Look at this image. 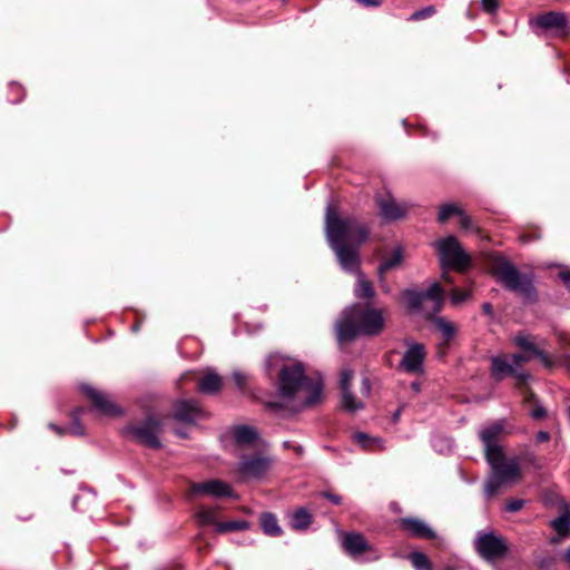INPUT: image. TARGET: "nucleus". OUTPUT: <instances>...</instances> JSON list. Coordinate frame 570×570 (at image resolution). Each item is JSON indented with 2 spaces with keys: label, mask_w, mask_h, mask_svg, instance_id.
Instances as JSON below:
<instances>
[{
  "label": "nucleus",
  "mask_w": 570,
  "mask_h": 570,
  "mask_svg": "<svg viewBox=\"0 0 570 570\" xmlns=\"http://www.w3.org/2000/svg\"><path fill=\"white\" fill-rule=\"evenodd\" d=\"M175 419L190 423L202 416V409L195 401H179L175 405Z\"/></svg>",
  "instance_id": "obj_22"
},
{
  "label": "nucleus",
  "mask_w": 570,
  "mask_h": 570,
  "mask_svg": "<svg viewBox=\"0 0 570 570\" xmlns=\"http://www.w3.org/2000/svg\"><path fill=\"white\" fill-rule=\"evenodd\" d=\"M409 559L416 570H432L429 558L422 552H412L410 553Z\"/></svg>",
  "instance_id": "obj_35"
},
{
  "label": "nucleus",
  "mask_w": 570,
  "mask_h": 570,
  "mask_svg": "<svg viewBox=\"0 0 570 570\" xmlns=\"http://www.w3.org/2000/svg\"><path fill=\"white\" fill-rule=\"evenodd\" d=\"M401 296L411 313L425 317L439 313L444 303V291L438 282H433L426 291L405 289Z\"/></svg>",
  "instance_id": "obj_5"
},
{
  "label": "nucleus",
  "mask_w": 570,
  "mask_h": 570,
  "mask_svg": "<svg viewBox=\"0 0 570 570\" xmlns=\"http://www.w3.org/2000/svg\"><path fill=\"white\" fill-rule=\"evenodd\" d=\"M433 324L442 333L446 342L450 341L456 333L454 324L443 317H435L433 320Z\"/></svg>",
  "instance_id": "obj_33"
},
{
  "label": "nucleus",
  "mask_w": 570,
  "mask_h": 570,
  "mask_svg": "<svg viewBox=\"0 0 570 570\" xmlns=\"http://www.w3.org/2000/svg\"><path fill=\"white\" fill-rule=\"evenodd\" d=\"M403 261H404L403 252H394L391 258L383 261L381 263V265L379 266L380 278L383 279L384 274L386 272L399 267Z\"/></svg>",
  "instance_id": "obj_31"
},
{
  "label": "nucleus",
  "mask_w": 570,
  "mask_h": 570,
  "mask_svg": "<svg viewBox=\"0 0 570 570\" xmlns=\"http://www.w3.org/2000/svg\"><path fill=\"white\" fill-rule=\"evenodd\" d=\"M268 406L272 407V409H278V407L282 406V404H278L276 402H271V403H268Z\"/></svg>",
  "instance_id": "obj_52"
},
{
  "label": "nucleus",
  "mask_w": 570,
  "mask_h": 570,
  "mask_svg": "<svg viewBox=\"0 0 570 570\" xmlns=\"http://www.w3.org/2000/svg\"><path fill=\"white\" fill-rule=\"evenodd\" d=\"M356 1L366 7H379L381 4L380 0H356Z\"/></svg>",
  "instance_id": "obj_46"
},
{
  "label": "nucleus",
  "mask_w": 570,
  "mask_h": 570,
  "mask_svg": "<svg viewBox=\"0 0 570 570\" xmlns=\"http://www.w3.org/2000/svg\"><path fill=\"white\" fill-rule=\"evenodd\" d=\"M471 293L466 289L453 288L450 293L452 304L458 305L470 297Z\"/></svg>",
  "instance_id": "obj_37"
},
{
  "label": "nucleus",
  "mask_w": 570,
  "mask_h": 570,
  "mask_svg": "<svg viewBox=\"0 0 570 570\" xmlns=\"http://www.w3.org/2000/svg\"><path fill=\"white\" fill-rule=\"evenodd\" d=\"M474 548L488 561L501 559L508 552L504 539L495 535L493 532H479L474 541Z\"/></svg>",
  "instance_id": "obj_8"
},
{
  "label": "nucleus",
  "mask_w": 570,
  "mask_h": 570,
  "mask_svg": "<svg viewBox=\"0 0 570 570\" xmlns=\"http://www.w3.org/2000/svg\"><path fill=\"white\" fill-rule=\"evenodd\" d=\"M566 364H567L568 366H570V356H568V357H567V360H566Z\"/></svg>",
  "instance_id": "obj_55"
},
{
  "label": "nucleus",
  "mask_w": 570,
  "mask_h": 570,
  "mask_svg": "<svg viewBox=\"0 0 570 570\" xmlns=\"http://www.w3.org/2000/svg\"><path fill=\"white\" fill-rule=\"evenodd\" d=\"M361 391H362L363 395H365V396L370 395L371 384H370L368 379H366V377L363 379Z\"/></svg>",
  "instance_id": "obj_44"
},
{
  "label": "nucleus",
  "mask_w": 570,
  "mask_h": 570,
  "mask_svg": "<svg viewBox=\"0 0 570 570\" xmlns=\"http://www.w3.org/2000/svg\"><path fill=\"white\" fill-rule=\"evenodd\" d=\"M312 523V514L305 508L296 509L291 518V528L296 531L306 530Z\"/></svg>",
  "instance_id": "obj_28"
},
{
  "label": "nucleus",
  "mask_w": 570,
  "mask_h": 570,
  "mask_svg": "<svg viewBox=\"0 0 570 570\" xmlns=\"http://www.w3.org/2000/svg\"><path fill=\"white\" fill-rule=\"evenodd\" d=\"M337 259L345 271L354 272L358 267V252H336Z\"/></svg>",
  "instance_id": "obj_30"
},
{
  "label": "nucleus",
  "mask_w": 570,
  "mask_h": 570,
  "mask_svg": "<svg viewBox=\"0 0 570 570\" xmlns=\"http://www.w3.org/2000/svg\"><path fill=\"white\" fill-rule=\"evenodd\" d=\"M444 570H452V569H451V568H446V569H444Z\"/></svg>",
  "instance_id": "obj_57"
},
{
  "label": "nucleus",
  "mask_w": 570,
  "mask_h": 570,
  "mask_svg": "<svg viewBox=\"0 0 570 570\" xmlns=\"http://www.w3.org/2000/svg\"><path fill=\"white\" fill-rule=\"evenodd\" d=\"M49 428H50L51 430H53L55 432H57L58 434H62V430H61L60 428H58L57 425H55V424L50 423V424H49Z\"/></svg>",
  "instance_id": "obj_51"
},
{
  "label": "nucleus",
  "mask_w": 570,
  "mask_h": 570,
  "mask_svg": "<svg viewBox=\"0 0 570 570\" xmlns=\"http://www.w3.org/2000/svg\"><path fill=\"white\" fill-rule=\"evenodd\" d=\"M86 395L92 401L94 405L100 413L106 415H119L121 411L110 402V400L102 392L91 386L83 387Z\"/></svg>",
  "instance_id": "obj_20"
},
{
  "label": "nucleus",
  "mask_w": 570,
  "mask_h": 570,
  "mask_svg": "<svg viewBox=\"0 0 570 570\" xmlns=\"http://www.w3.org/2000/svg\"><path fill=\"white\" fill-rule=\"evenodd\" d=\"M513 426L505 419L495 420L484 425L479 438L483 443L487 461L505 459L500 440L511 434Z\"/></svg>",
  "instance_id": "obj_7"
},
{
  "label": "nucleus",
  "mask_w": 570,
  "mask_h": 570,
  "mask_svg": "<svg viewBox=\"0 0 570 570\" xmlns=\"http://www.w3.org/2000/svg\"><path fill=\"white\" fill-rule=\"evenodd\" d=\"M273 460L262 453L244 455L237 464V473L242 479H261L272 468Z\"/></svg>",
  "instance_id": "obj_9"
},
{
  "label": "nucleus",
  "mask_w": 570,
  "mask_h": 570,
  "mask_svg": "<svg viewBox=\"0 0 570 570\" xmlns=\"http://www.w3.org/2000/svg\"><path fill=\"white\" fill-rule=\"evenodd\" d=\"M218 508L202 505L198 508L195 517L199 525H215L216 531L219 533H226L230 531H239L248 528L246 521H218Z\"/></svg>",
  "instance_id": "obj_10"
},
{
  "label": "nucleus",
  "mask_w": 570,
  "mask_h": 570,
  "mask_svg": "<svg viewBox=\"0 0 570 570\" xmlns=\"http://www.w3.org/2000/svg\"><path fill=\"white\" fill-rule=\"evenodd\" d=\"M325 497L334 504H340L342 502L341 497L337 494L326 493Z\"/></svg>",
  "instance_id": "obj_48"
},
{
  "label": "nucleus",
  "mask_w": 570,
  "mask_h": 570,
  "mask_svg": "<svg viewBox=\"0 0 570 570\" xmlns=\"http://www.w3.org/2000/svg\"><path fill=\"white\" fill-rule=\"evenodd\" d=\"M401 530L413 538L432 539L435 532L422 520L416 518H402L399 521Z\"/></svg>",
  "instance_id": "obj_18"
},
{
  "label": "nucleus",
  "mask_w": 570,
  "mask_h": 570,
  "mask_svg": "<svg viewBox=\"0 0 570 570\" xmlns=\"http://www.w3.org/2000/svg\"><path fill=\"white\" fill-rule=\"evenodd\" d=\"M531 416L535 420L538 419H542L546 416V410L542 407V406H535L532 411H531Z\"/></svg>",
  "instance_id": "obj_42"
},
{
  "label": "nucleus",
  "mask_w": 570,
  "mask_h": 570,
  "mask_svg": "<svg viewBox=\"0 0 570 570\" xmlns=\"http://www.w3.org/2000/svg\"><path fill=\"white\" fill-rule=\"evenodd\" d=\"M425 356L426 351L423 344L411 343L407 345V350L402 357L400 366L406 373L421 374L423 373V362Z\"/></svg>",
  "instance_id": "obj_15"
},
{
  "label": "nucleus",
  "mask_w": 570,
  "mask_h": 570,
  "mask_svg": "<svg viewBox=\"0 0 570 570\" xmlns=\"http://www.w3.org/2000/svg\"><path fill=\"white\" fill-rule=\"evenodd\" d=\"M471 263V257L466 252H440V264L442 267V278L451 282L448 277L450 271L464 272Z\"/></svg>",
  "instance_id": "obj_14"
},
{
  "label": "nucleus",
  "mask_w": 570,
  "mask_h": 570,
  "mask_svg": "<svg viewBox=\"0 0 570 570\" xmlns=\"http://www.w3.org/2000/svg\"><path fill=\"white\" fill-rule=\"evenodd\" d=\"M434 249H462L456 237L449 235L446 237L440 238L434 244Z\"/></svg>",
  "instance_id": "obj_36"
},
{
  "label": "nucleus",
  "mask_w": 570,
  "mask_h": 570,
  "mask_svg": "<svg viewBox=\"0 0 570 570\" xmlns=\"http://www.w3.org/2000/svg\"><path fill=\"white\" fill-rule=\"evenodd\" d=\"M413 389L419 390V385L417 384H413Z\"/></svg>",
  "instance_id": "obj_56"
},
{
  "label": "nucleus",
  "mask_w": 570,
  "mask_h": 570,
  "mask_svg": "<svg viewBox=\"0 0 570 570\" xmlns=\"http://www.w3.org/2000/svg\"><path fill=\"white\" fill-rule=\"evenodd\" d=\"M524 505V501L521 499H512L507 502L505 510L509 512H517L521 510Z\"/></svg>",
  "instance_id": "obj_40"
},
{
  "label": "nucleus",
  "mask_w": 570,
  "mask_h": 570,
  "mask_svg": "<svg viewBox=\"0 0 570 570\" xmlns=\"http://www.w3.org/2000/svg\"><path fill=\"white\" fill-rule=\"evenodd\" d=\"M491 466L492 474L484 485L485 494L491 498L498 493L504 484L521 479V469L518 458L487 461Z\"/></svg>",
  "instance_id": "obj_6"
},
{
  "label": "nucleus",
  "mask_w": 570,
  "mask_h": 570,
  "mask_svg": "<svg viewBox=\"0 0 570 570\" xmlns=\"http://www.w3.org/2000/svg\"><path fill=\"white\" fill-rule=\"evenodd\" d=\"M342 547L344 550L354 559H358L365 553H370V560H377L380 558L379 553L371 546L365 537L360 532H346L342 535Z\"/></svg>",
  "instance_id": "obj_12"
},
{
  "label": "nucleus",
  "mask_w": 570,
  "mask_h": 570,
  "mask_svg": "<svg viewBox=\"0 0 570 570\" xmlns=\"http://www.w3.org/2000/svg\"><path fill=\"white\" fill-rule=\"evenodd\" d=\"M451 217H458V224L465 230H469L472 227L470 217L458 205H442L439 210V220L444 223Z\"/></svg>",
  "instance_id": "obj_21"
},
{
  "label": "nucleus",
  "mask_w": 570,
  "mask_h": 570,
  "mask_svg": "<svg viewBox=\"0 0 570 570\" xmlns=\"http://www.w3.org/2000/svg\"><path fill=\"white\" fill-rule=\"evenodd\" d=\"M535 440L539 443L547 442V441L550 440V434L548 432H546V431H540V432L537 433Z\"/></svg>",
  "instance_id": "obj_45"
},
{
  "label": "nucleus",
  "mask_w": 570,
  "mask_h": 570,
  "mask_svg": "<svg viewBox=\"0 0 570 570\" xmlns=\"http://www.w3.org/2000/svg\"><path fill=\"white\" fill-rule=\"evenodd\" d=\"M80 412H81V410H77V411L75 412V419H76V420H77L78 414H80Z\"/></svg>",
  "instance_id": "obj_54"
},
{
  "label": "nucleus",
  "mask_w": 570,
  "mask_h": 570,
  "mask_svg": "<svg viewBox=\"0 0 570 570\" xmlns=\"http://www.w3.org/2000/svg\"><path fill=\"white\" fill-rule=\"evenodd\" d=\"M513 342L520 350H522V353L511 355V358L515 365H521L522 363L529 362L537 357L540 358L546 366L551 365L549 357L540 351L533 337L525 334H519L514 336Z\"/></svg>",
  "instance_id": "obj_11"
},
{
  "label": "nucleus",
  "mask_w": 570,
  "mask_h": 570,
  "mask_svg": "<svg viewBox=\"0 0 570 570\" xmlns=\"http://www.w3.org/2000/svg\"><path fill=\"white\" fill-rule=\"evenodd\" d=\"M435 13V9L434 7H426V8H423L421 10H416L414 11L412 14H411V20H414V21H419V20H423V19H426V18H430L431 16H433Z\"/></svg>",
  "instance_id": "obj_38"
},
{
  "label": "nucleus",
  "mask_w": 570,
  "mask_h": 570,
  "mask_svg": "<svg viewBox=\"0 0 570 570\" xmlns=\"http://www.w3.org/2000/svg\"><path fill=\"white\" fill-rule=\"evenodd\" d=\"M380 216L385 220H396L404 217L407 208L403 204L396 203L394 199H384L379 203Z\"/></svg>",
  "instance_id": "obj_24"
},
{
  "label": "nucleus",
  "mask_w": 570,
  "mask_h": 570,
  "mask_svg": "<svg viewBox=\"0 0 570 570\" xmlns=\"http://www.w3.org/2000/svg\"><path fill=\"white\" fill-rule=\"evenodd\" d=\"M384 325L383 311L370 305L354 304L340 314L334 328L338 344L343 345L357 336L379 335Z\"/></svg>",
  "instance_id": "obj_1"
},
{
  "label": "nucleus",
  "mask_w": 570,
  "mask_h": 570,
  "mask_svg": "<svg viewBox=\"0 0 570 570\" xmlns=\"http://www.w3.org/2000/svg\"><path fill=\"white\" fill-rule=\"evenodd\" d=\"M353 372L351 370H343L340 375V386L342 390V405L350 412H355L363 409V402L355 400L350 391Z\"/></svg>",
  "instance_id": "obj_19"
},
{
  "label": "nucleus",
  "mask_w": 570,
  "mask_h": 570,
  "mask_svg": "<svg viewBox=\"0 0 570 570\" xmlns=\"http://www.w3.org/2000/svg\"><path fill=\"white\" fill-rule=\"evenodd\" d=\"M520 365H515L508 355H500L492 358L491 374L497 381H501L504 377L514 374V368Z\"/></svg>",
  "instance_id": "obj_23"
},
{
  "label": "nucleus",
  "mask_w": 570,
  "mask_h": 570,
  "mask_svg": "<svg viewBox=\"0 0 570 570\" xmlns=\"http://www.w3.org/2000/svg\"><path fill=\"white\" fill-rule=\"evenodd\" d=\"M197 387L202 393H217L222 389V377L213 372H208L199 380Z\"/></svg>",
  "instance_id": "obj_27"
},
{
  "label": "nucleus",
  "mask_w": 570,
  "mask_h": 570,
  "mask_svg": "<svg viewBox=\"0 0 570 570\" xmlns=\"http://www.w3.org/2000/svg\"><path fill=\"white\" fill-rule=\"evenodd\" d=\"M482 9L488 13H493L498 9L497 0H481Z\"/></svg>",
  "instance_id": "obj_41"
},
{
  "label": "nucleus",
  "mask_w": 570,
  "mask_h": 570,
  "mask_svg": "<svg viewBox=\"0 0 570 570\" xmlns=\"http://www.w3.org/2000/svg\"><path fill=\"white\" fill-rule=\"evenodd\" d=\"M532 24L542 30H554L561 37H567L570 33V26L564 14L554 11L538 16Z\"/></svg>",
  "instance_id": "obj_16"
},
{
  "label": "nucleus",
  "mask_w": 570,
  "mask_h": 570,
  "mask_svg": "<svg viewBox=\"0 0 570 570\" xmlns=\"http://www.w3.org/2000/svg\"><path fill=\"white\" fill-rule=\"evenodd\" d=\"M482 309L485 314H492V306L490 303H484L483 306H482Z\"/></svg>",
  "instance_id": "obj_50"
},
{
  "label": "nucleus",
  "mask_w": 570,
  "mask_h": 570,
  "mask_svg": "<svg viewBox=\"0 0 570 570\" xmlns=\"http://www.w3.org/2000/svg\"><path fill=\"white\" fill-rule=\"evenodd\" d=\"M488 271L498 278L507 288L519 293L528 299L534 297L532 276L520 274L517 268L501 257L488 258Z\"/></svg>",
  "instance_id": "obj_4"
},
{
  "label": "nucleus",
  "mask_w": 570,
  "mask_h": 570,
  "mask_svg": "<svg viewBox=\"0 0 570 570\" xmlns=\"http://www.w3.org/2000/svg\"><path fill=\"white\" fill-rule=\"evenodd\" d=\"M560 278L566 284L567 288L570 291V268L567 271H562L559 273Z\"/></svg>",
  "instance_id": "obj_43"
},
{
  "label": "nucleus",
  "mask_w": 570,
  "mask_h": 570,
  "mask_svg": "<svg viewBox=\"0 0 570 570\" xmlns=\"http://www.w3.org/2000/svg\"><path fill=\"white\" fill-rule=\"evenodd\" d=\"M263 531L271 537H278L282 534V528L278 525V521L273 513L265 512L259 518Z\"/></svg>",
  "instance_id": "obj_29"
},
{
  "label": "nucleus",
  "mask_w": 570,
  "mask_h": 570,
  "mask_svg": "<svg viewBox=\"0 0 570 570\" xmlns=\"http://www.w3.org/2000/svg\"><path fill=\"white\" fill-rule=\"evenodd\" d=\"M552 529L560 535L566 537L570 533V517L562 514L551 521Z\"/></svg>",
  "instance_id": "obj_34"
},
{
  "label": "nucleus",
  "mask_w": 570,
  "mask_h": 570,
  "mask_svg": "<svg viewBox=\"0 0 570 570\" xmlns=\"http://www.w3.org/2000/svg\"><path fill=\"white\" fill-rule=\"evenodd\" d=\"M70 431L75 435L83 434V428L80 424H78V422L75 423V425L70 429Z\"/></svg>",
  "instance_id": "obj_47"
},
{
  "label": "nucleus",
  "mask_w": 570,
  "mask_h": 570,
  "mask_svg": "<svg viewBox=\"0 0 570 570\" xmlns=\"http://www.w3.org/2000/svg\"><path fill=\"white\" fill-rule=\"evenodd\" d=\"M325 225L332 249H348L347 246H358L370 235L365 224L353 217H341L332 204L326 207Z\"/></svg>",
  "instance_id": "obj_3"
},
{
  "label": "nucleus",
  "mask_w": 570,
  "mask_h": 570,
  "mask_svg": "<svg viewBox=\"0 0 570 570\" xmlns=\"http://www.w3.org/2000/svg\"><path fill=\"white\" fill-rule=\"evenodd\" d=\"M279 393L292 410L298 411L320 402L323 384L304 374L299 363L284 365L279 372Z\"/></svg>",
  "instance_id": "obj_2"
},
{
  "label": "nucleus",
  "mask_w": 570,
  "mask_h": 570,
  "mask_svg": "<svg viewBox=\"0 0 570 570\" xmlns=\"http://www.w3.org/2000/svg\"><path fill=\"white\" fill-rule=\"evenodd\" d=\"M232 435L237 445H250L257 438V431L247 425H237L232 429Z\"/></svg>",
  "instance_id": "obj_25"
},
{
  "label": "nucleus",
  "mask_w": 570,
  "mask_h": 570,
  "mask_svg": "<svg viewBox=\"0 0 570 570\" xmlns=\"http://www.w3.org/2000/svg\"><path fill=\"white\" fill-rule=\"evenodd\" d=\"M233 379H234L236 386L240 391H245L246 385H247V376L244 373L236 371L233 373Z\"/></svg>",
  "instance_id": "obj_39"
},
{
  "label": "nucleus",
  "mask_w": 570,
  "mask_h": 570,
  "mask_svg": "<svg viewBox=\"0 0 570 570\" xmlns=\"http://www.w3.org/2000/svg\"><path fill=\"white\" fill-rule=\"evenodd\" d=\"M562 559L570 567V547L564 551Z\"/></svg>",
  "instance_id": "obj_49"
},
{
  "label": "nucleus",
  "mask_w": 570,
  "mask_h": 570,
  "mask_svg": "<svg viewBox=\"0 0 570 570\" xmlns=\"http://www.w3.org/2000/svg\"><path fill=\"white\" fill-rule=\"evenodd\" d=\"M352 440L365 451H381L384 449L382 439L370 436L363 432L353 433Z\"/></svg>",
  "instance_id": "obj_26"
},
{
  "label": "nucleus",
  "mask_w": 570,
  "mask_h": 570,
  "mask_svg": "<svg viewBox=\"0 0 570 570\" xmlns=\"http://www.w3.org/2000/svg\"><path fill=\"white\" fill-rule=\"evenodd\" d=\"M159 432L160 423L154 417H148L144 423L129 429V433L135 441L151 449L160 448Z\"/></svg>",
  "instance_id": "obj_13"
},
{
  "label": "nucleus",
  "mask_w": 570,
  "mask_h": 570,
  "mask_svg": "<svg viewBox=\"0 0 570 570\" xmlns=\"http://www.w3.org/2000/svg\"><path fill=\"white\" fill-rule=\"evenodd\" d=\"M517 377H518V379H521V380H524V379L527 377V375H525V374H523V373H520V374H517Z\"/></svg>",
  "instance_id": "obj_53"
},
{
  "label": "nucleus",
  "mask_w": 570,
  "mask_h": 570,
  "mask_svg": "<svg viewBox=\"0 0 570 570\" xmlns=\"http://www.w3.org/2000/svg\"><path fill=\"white\" fill-rule=\"evenodd\" d=\"M193 494H205L215 498L232 497V488L220 480H209L205 482L194 483L191 485Z\"/></svg>",
  "instance_id": "obj_17"
},
{
  "label": "nucleus",
  "mask_w": 570,
  "mask_h": 570,
  "mask_svg": "<svg viewBox=\"0 0 570 570\" xmlns=\"http://www.w3.org/2000/svg\"><path fill=\"white\" fill-rule=\"evenodd\" d=\"M355 295L358 298H372L374 296L372 284L362 274H360L357 278Z\"/></svg>",
  "instance_id": "obj_32"
}]
</instances>
